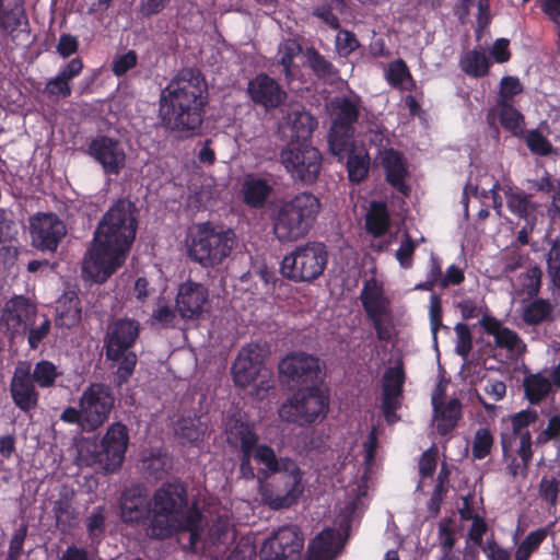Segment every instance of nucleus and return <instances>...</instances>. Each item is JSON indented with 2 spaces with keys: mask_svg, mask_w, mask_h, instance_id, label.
I'll use <instances>...</instances> for the list:
<instances>
[{
  "mask_svg": "<svg viewBox=\"0 0 560 560\" xmlns=\"http://www.w3.org/2000/svg\"><path fill=\"white\" fill-rule=\"evenodd\" d=\"M44 92L49 97L68 98L72 94V86L57 74L47 81Z\"/></svg>",
  "mask_w": 560,
  "mask_h": 560,
  "instance_id": "58",
  "label": "nucleus"
},
{
  "mask_svg": "<svg viewBox=\"0 0 560 560\" xmlns=\"http://www.w3.org/2000/svg\"><path fill=\"white\" fill-rule=\"evenodd\" d=\"M444 392L441 389L439 395L432 396V407L434 420L436 421V431L440 435L446 436L452 433L463 417L462 402L458 398H452L447 402L443 401Z\"/></svg>",
  "mask_w": 560,
  "mask_h": 560,
  "instance_id": "24",
  "label": "nucleus"
},
{
  "mask_svg": "<svg viewBox=\"0 0 560 560\" xmlns=\"http://www.w3.org/2000/svg\"><path fill=\"white\" fill-rule=\"evenodd\" d=\"M105 508L97 506L86 520V530L90 538L100 537L105 530Z\"/></svg>",
  "mask_w": 560,
  "mask_h": 560,
  "instance_id": "53",
  "label": "nucleus"
},
{
  "mask_svg": "<svg viewBox=\"0 0 560 560\" xmlns=\"http://www.w3.org/2000/svg\"><path fill=\"white\" fill-rule=\"evenodd\" d=\"M301 50L300 44L293 39L284 40L279 45L277 59L278 63L282 66L287 78L291 75L294 58L300 55Z\"/></svg>",
  "mask_w": 560,
  "mask_h": 560,
  "instance_id": "47",
  "label": "nucleus"
},
{
  "mask_svg": "<svg viewBox=\"0 0 560 560\" xmlns=\"http://www.w3.org/2000/svg\"><path fill=\"white\" fill-rule=\"evenodd\" d=\"M32 244L42 252H56L65 237V223L56 213H37L30 221Z\"/></svg>",
  "mask_w": 560,
  "mask_h": 560,
  "instance_id": "17",
  "label": "nucleus"
},
{
  "mask_svg": "<svg viewBox=\"0 0 560 560\" xmlns=\"http://www.w3.org/2000/svg\"><path fill=\"white\" fill-rule=\"evenodd\" d=\"M347 156L348 178L351 183L359 184L368 177L370 170V155L364 145L358 147L352 141L351 147L341 155Z\"/></svg>",
  "mask_w": 560,
  "mask_h": 560,
  "instance_id": "29",
  "label": "nucleus"
},
{
  "mask_svg": "<svg viewBox=\"0 0 560 560\" xmlns=\"http://www.w3.org/2000/svg\"><path fill=\"white\" fill-rule=\"evenodd\" d=\"M51 323L50 319L44 317V320L38 326H32L27 330V343L31 350H37L44 339H46L50 332Z\"/></svg>",
  "mask_w": 560,
  "mask_h": 560,
  "instance_id": "55",
  "label": "nucleus"
},
{
  "mask_svg": "<svg viewBox=\"0 0 560 560\" xmlns=\"http://www.w3.org/2000/svg\"><path fill=\"white\" fill-rule=\"evenodd\" d=\"M206 526V517H202V532L200 534V540L196 548H190L189 541L183 546L184 550L190 552L203 551L208 552L211 557L218 559L228 549V547L235 541L236 533L231 528V524L228 517L218 516L208 529L207 536L203 538Z\"/></svg>",
  "mask_w": 560,
  "mask_h": 560,
  "instance_id": "16",
  "label": "nucleus"
},
{
  "mask_svg": "<svg viewBox=\"0 0 560 560\" xmlns=\"http://www.w3.org/2000/svg\"><path fill=\"white\" fill-rule=\"evenodd\" d=\"M319 209V199L307 191L282 202L273 220L276 237L282 243L304 237L316 220Z\"/></svg>",
  "mask_w": 560,
  "mask_h": 560,
  "instance_id": "7",
  "label": "nucleus"
},
{
  "mask_svg": "<svg viewBox=\"0 0 560 560\" xmlns=\"http://www.w3.org/2000/svg\"><path fill=\"white\" fill-rule=\"evenodd\" d=\"M523 92V85L517 77L505 75L500 81L499 100L497 105L512 104L514 96Z\"/></svg>",
  "mask_w": 560,
  "mask_h": 560,
  "instance_id": "50",
  "label": "nucleus"
},
{
  "mask_svg": "<svg viewBox=\"0 0 560 560\" xmlns=\"http://www.w3.org/2000/svg\"><path fill=\"white\" fill-rule=\"evenodd\" d=\"M537 420L538 413L533 409L521 410L511 416L512 433L501 435V445L504 456H506L509 452L513 450V443L516 439L520 440V445H522V438L524 434L527 433L532 438V434L527 428L535 423Z\"/></svg>",
  "mask_w": 560,
  "mask_h": 560,
  "instance_id": "28",
  "label": "nucleus"
},
{
  "mask_svg": "<svg viewBox=\"0 0 560 560\" xmlns=\"http://www.w3.org/2000/svg\"><path fill=\"white\" fill-rule=\"evenodd\" d=\"M317 121L312 115L306 112H295L292 118V130L295 132L296 140L303 139L305 141L311 137Z\"/></svg>",
  "mask_w": 560,
  "mask_h": 560,
  "instance_id": "49",
  "label": "nucleus"
},
{
  "mask_svg": "<svg viewBox=\"0 0 560 560\" xmlns=\"http://www.w3.org/2000/svg\"><path fill=\"white\" fill-rule=\"evenodd\" d=\"M523 292L530 299H536L541 288V271L535 267L524 275Z\"/></svg>",
  "mask_w": 560,
  "mask_h": 560,
  "instance_id": "59",
  "label": "nucleus"
},
{
  "mask_svg": "<svg viewBox=\"0 0 560 560\" xmlns=\"http://www.w3.org/2000/svg\"><path fill=\"white\" fill-rule=\"evenodd\" d=\"M382 166L385 171V179L398 192L408 197L411 192L410 186L406 183L409 175L404 155L390 148L384 151Z\"/></svg>",
  "mask_w": 560,
  "mask_h": 560,
  "instance_id": "26",
  "label": "nucleus"
},
{
  "mask_svg": "<svg viewBox=\"0 0 560 560\" xmlns=\"http://www.w3.org/2000/svg\"><path fill=\"white\" fill-rule=\"evenodd\" d=\"M280 161L294 182L313 185L323 166L318 149L305 141L291 140L280 152Z\"/></svg>",
  "mask_w": 560,
  "mask_h": 560,
  "instance_id": "10",
  "label": "nucleus"
},
{
  "mask_svg": "<svg viewBox=\"0 0 560 560\" xmlns=\"http://www.w3.org/2000/svg\"><path fill=\"white\" fill-rule=\"evenodd\" d=\"M209 102L208 84L198 69L180 70L161 92V125L180 137L199 133Z\"/></svg>",
  "mask_w": 560,
  "mask_h": 560,
  "instance_id": "3",
  "label": "nucleus"
},
{
  "mask_svg": "<svg viewBox=\"0 0 560 560\" xmlns=\"http://www.w3.org/2000/svg\"><path fill=\"white\" fill-rule=\"evenodd\" d=\"M365 231L375 238L384 236L390 228V214L386 202L373 200L365 214Z\"/></svg>",
  "mask_w": 560,
  "mask_h": 560,
  "instance_id": "32",
  "label": "nucleus"
},
{
  "mask_svg": "<svg viewBox=\"0 0 560 560\" xmlns=\"http://www.w3.org/2000/svg\"><path fill=\"white\" fill-rule=\"evenodd\" d=\"M494 438L488 428H479L474 435L471 455L474 459L481 460L491 454Z\"/></svg>",
  "mask_w": 560,
  "mask_h": 560,
  "instance_id": "45",
  "label": "nucleus"
},
{
  "mask_svg": "<svg viewBox=\"0 0 560 560\" xmlns=\"http://www.w3.org/2000/svg\"><path fill=\"white\" fill-rule=\"evenodd\" d=\"M524 395L530 405H539L552 392L550 380L541 373L528 374L523 382Z\"/></svg>",
  "mask_w": 560,
  "mask_h": 560,
  "instance_id": "35",
  "label": "nucleus"
},
{
  "mask_svg": "<svg viewBox=\"0 0 560 560\" xmlns=\"http://www.w3.org/2000/svg\"><path fill=\"white\" fill-rule=\"evenodd\" d=\"M138 62V55L135 50H128L127 52L118 56L114 59L112 65V71L115 75L121 77L129 70L135 68Z\"/></svg>",
  "mask_w": 560,
  "mask_h": 560,
  "instance_id": "60",
  "label": "nucleus"
},
{
  "mask_svg": "<svg viewBox=\"0 0 560 560\" xmlns=\"http://www.w3.org/2000/svg\"><path fill=\"white\" fill-rule=\"evenodd\" d=\"M322 373L319 358L302 351L291 352L279 362V374L289 385L318 386Z\"/></svg>",
  "mask_w": 560,
  "mask_h": 560,
  "instance_id": "13",
  "label": "nucleus"
},
{
  "mask_svg": "<svg viewBox=\"0 0 560 560\" xmlns=\"http://www.w3.org/2000/svg\"><path fill=\"white\" fill-rule=\"evenodd\" d=\"M303 546L301 529L296 525H287L264 541L259 557L260 560H300Z\"/></svg>",
  "mask_w": 560,
  "mask_h": 560,
  "instance_id": "14",
  "label": "nucleus"
},
{
  "mask_svg": "<svg viewBox=\"0 0 560 560\" xmlns=\"http://www.w3.org/2000/svg\"><path fill=\"white\" fill-rule=\"evenodd\" d=\"M521 138H524L528 150L535 155L548 156L553 152L552 143L538 129L524 131Z\"/></svg>",
  "mask_w": 560,
  "mask_h": 560,
  "instance_id": "44",
  "label": "nucleus"
},
{
  "mask_svg": "<svg viewBox=\"0 0 560 560\" xmlns=\"http://www.w3.org/2000/svg\"><path fill=\"white\" fill-rule=\"evenodd\" d=\"M207 425L197 417H182L176 424L177 436L190 444H196L203 440Z\"/></svg>",
  "mask_w": 560,
  "mask_h": 560,
  "instance_id": "39",
  "label": "nucleus"
},
{
  "mask_svg": "<svg viewBox=\"0 0 560 560\" xmlns=\"http://www.w3.org/2000/svg\"><path fill=\"white\" fill-rule=\"evenodd\" d=\"M306 58L308 67L319 80L331 81L338 74L336 67L315 48L307 49Z\"/></svg>",
  "mask_w": 560,
  "mask_h": 560,
  "instance_id": "42",
  "label": "nucleus"
},
{
  "mask_svg": "<svg viewBox=\"0 0 560 560\" xmlns=\"http://www.w3.org/2000/svg\"><path fill=\"white\" fill-rule=\"evenodd\" d=\"M128 443L127 427L121 422L110 424L101 441L100 451L96 455L97 462L103 465L106 471L112 472L121 466Z\"/></svg>",
  "mask_w": 560,
  "mask_h": 560,
  "instance_id": "19",
  "label": "nucleus"
},
{
  "mask_svg": "<svg viewBox=\"0 0 560 560\" xmlns=\"http://www.w3.org/2000/svg\"><path fill=\"white\" fill-rule=\"evenodd\" d=\"M4 1L0 0V31L13 36L22 26H28V18L24 0H15L12 8H5Z\"/></svg>",
  "mask_w": 560,
  "mask_h": 560,
  "instance_id": "33",
  "label": "nucleus"
},
{
  "mask_svg": "<svg viewBox=\"0 0 560 560\" xmlns=\"http://www.w3.org/2000/svg\"><path fill=\"white\" fill-rule=\"evenodd\" d=\"M141 332V325L129 317L109 322L103 338V349L107 361L118 363L114 373L115 384L122 386L132 376L138 355L131 349L136 346Z\"/></svg>",
  "mask_w": 560,
  "mask_h": 560,
  "instance_id": "5",
  "label": "nucleus"
},
{
  "mask_svg": "<svg viewBox=\"0 0 560 560\" xmlns=\"http://www.w3.org/2000/svg\"><path fill=\"white\" fill-rule=\"evenodd\" d=\"M226 442L240 456V474L246 480L256 478V470L252 465V460L257 463V455L261 450H273L267 444H259V436L253 424L242 420L231 422L226 430Z\"/></svg>",
  "mask_w": 560,
  "mask_h": 560,
  "instance_id": "11",
  "label": "nucleus"
},
{
  "mask_svg": "<svg viewBox=\"0 0 560 560\" xmlns=\"http://www.w3.org/2000/svg\"><path fill=\"white\" fill-rule=\"evenodd\" d=\"M235 240L232 229L200 223L187 235L186 255L203 268H213L231 255Z\"/></svg>",
  "mask_w": 560,
  "mask_h": 560,
  "instance_id": "6",
  "label": "nucleus"
},
{
  "mask_svg": "<svg viewBox=\"0 0 560 560\" xmlns=\"http://www.w3.org/2000/svg\"><path fill=\"white\" fill-rule=\"evenodd\" d=\"M331 106L328 143L331 154L341 156L352 144L360 110L359 105L347 96L337 98Z\"/></svg>",
  "mask_w": 560,
  "mask_h": 560,
  "instance_id": "12",
  "label": "nucleus"
},
{
  "mask_svg": "<svg viewBox=\"0 0 560 560\" xmlns=\"http://www.w3.org/2000/svg\"><path fill=\"white\" fill-rule=\"evenodd\" d=\"M508 209L520 219L527 220L537 210V205L532 200V196L521 189L510 188L505 191Z\"/></svg>",
  "mask_w": 560,
  "mask_h": 560,
  "instance_id": "36",
  "label": "nucleus"
},
{
  "mask_svg": "<svg viewBox=\"0 0 560 560\" xmlns=\"http://www.w3.org/2000/svg\"><path fill=\"white\" fill-rule=\"evenodd\" d=\"M559 494V481L556 478L542 477L539 483V495L550 506H556Z\"/></svg>",
  "mask_w": 560,
  "mask_h": 560,
  "instance_id": "64",
  "label": "nucleus"
},
{
  "mask_svg": "<svg viewBox=\"0 0 560 560\" xmlns=\"http://www.w3.org/2000/svg\"><path fill=\"white\" fill-rule=\"evenodd\" d=\"M247 94L255 105L266 110L280 107L288 96L281 84L264 72L256 74L248 81Z\"/></svg>",
  "mask_w": 560,
  "mask_h": 560,
  "instance_id": "21",
  "label": "nucleus"
},
{
  "mask_svg": "<svg viewBox=\"0 0 560 560\" xmlns=\"http://www.w3.org/2000/svg\"><path fill=\"white\" fill-rule=\"evenodd\" d=\"M88 153L101 164L107 176H117L126 166L127 154L122 143L108 136H97L91 140Z\"/></svg>",
  "mask_w": 560,
  "mask_h": 560,
  "instance_id": "18",
  "label": "nucleus"
},
{
  "mask_svg": "<svg viewBox=\"0 0 560 560\" xmlns=\"http://www.w3.org/2000/svg\"><path fill=\"white\" fill-rule=\"evenodd\" d=\"M138 229L137 209L129 199H118L102 217L94 232L82 270L104 283L126 261Z\"/></svg>",
  "mask_w": 560,
  "mask_h": 560,
  "instance_id": "2",
  "label": "nucleus"
},
{
  "mask_svg": "<svg viewBox=\"0 0 560 560\" xmlns=\"http://www.w3.org/2000/svg\"><path fill=\"white\" fill-rule=\"evenodd\" d=\"M262 349L258 343H248L237 353L231 375L235 386L246 388L252 385L260 374L264 365Z\"/></svg>",
  "mask_w": 560,
  "mask_h": 560,
  "instance_id": "20",
  "label": "nucleus"
},
{
  "mask_svg": "<svg viewBox=\"0 0 560 560\" xmlns=\"http://www.w3.org/2000/svg\"><path fill=\"white\" fill-rule=\"evenodd\" d=\"M547 532L544 528L530 532L516 548L515 560H528L532 553L537 550L545 540Z\"/></svg>",
  "mask_w": 560,
  "mask_h": 560,
  "instance_id": "46",
  "label": "nucleus"
},
{
  "mask_svg": "<svg viewBox=\"0 0 560 560\" xmlns=\"http://www.w3.org/2000/svg\"><path fill=\"white\" fill-rule=\"evenodd\" d=\"M429 317L431 332L433 335V338L436 339L438 331L440 330L441 327H443L442 299L439 294L433 293L430 296Z\"/></svg>",
  "mask_w": 560,
  "mask_h": 560,
  "instance_id": "57",
  "label": "nucleus"
},
{
  "mask_svg": "<svg viewBox=\"0 0 560 560\" xmlns=\"http://www.w3.org/2000/svg\"><path fill=\"white\" fill-rule=\"evenodd\" d=\"M499 120L503 129L514 137H522L525 128L524 115L513 104L498 105Z\"/></svg>",
  "mask_w": 560,
  "mask_h": 560,
  "instance_id": "38",
  "label": "nucleus"
},
{
  "mask_svg": "<svg viewBox=\"0 0 560 560\" xmlns=\"http://www.w3.org/2000/svg\"><path fill=\"white\" fill-rule=\"evenodd\" d=\"M272 188L264 178L247 176L242 186L243 201L250 208H264Z\"/></svg>",
  "mask_w": 560,
  "mask_h": 560,
  "instance_id": "34",
  "label": "nucleus"
},
{
  "mask_svg": "<svg viewBox=\"0 0 560 560\" xmlns=\"http://www.w3.org/2000/svg\"><path fill=\"white\" fill-rule=\"evenodd\" d=\"M410 70L402 59H397L388 65L385 73L388 84L397 90H402L404 82L410 78Z\"/></svg>",
  "mask_w": 560,
  "mask_h": 560,
  "instance_id": "48",
  "label": "nucleus"
},
{
  "mask_svg": "<svg viewBox=\"0 0 560 560\" xmlns=\"http://www.w3.org/2000/svg\"><path fill=\"white\" fill-rule=\"evenodd\" d=\"M338 31L336 36V49L340 56H349L360 46V43L353 32L340 28Z\"/></svg>",
  "mask_w": 560,
  "mask_h": 560,
  "instance_id": "52",
  "label": "nucleus"
},
{
  "mask_svg": "<svg viewBox=\"0 0 560 560\" xmlns=\"http://www.w3.org/2000/svg\"><path fill=\"white\" fill-rule=\"evenodd\" d=\"M60 374L61 373L51 361L40 360L35 364L31 374V380L40 388H48L55 385V382Z\"/></svg>",
  "mask_w": 560,
  "mask_h": 560,
  "instance_id": "43",
  "label": "nucleus"
},
{
  "mask_svg": "<svg viewBox=\"0 0 560 560\" xmlns=\"http://www.w3.org/2000/svg\"><path fill=\"white\" fill-rule=\"evenodd\" d=\"M208 301L209 290L205 284L186 280L178 285L175 304L183 319H198Z\"/></svg>",
  "mask_w": 560,
  "mask_h": 560,
  "instance_id": "23",
  "label": "nucleus"
},
{
  "mask_svg": "<svg viewBox=\"0 0 560 560\" xmlns=\"http://www.w3.org/2000/svg\"><path fill=\"white\" fill-rule=\"evenodd\" d=\"M256 547L249 537H242L225 560H254Z\"/></svg>",
  "mask_w": 560,
  "mask_h": 560,
  "instance_id": "56",
  "label": "nucleus"
},
{
  "mask_svg": "<svg viewBox=\"0 0 560 560\" xmlns=\"http://www.w3.org/2000/svg\"><path fill=\"white\" fill-rule=\"evenodd\" d=\"M114 400L110 389L102 383H93L82 393L79 407L84 413V431L92 432L107 420Z\"/></svg>",
  "mask_w": 560,
  "mask_h": 560,
  "instance_id": "15",
  "label": "nucleus"
},
{
  "mask_svg": "<svg viewBox=\"0 0 560 560\" xmlns=\"http://www.w3.org/2000/svg\"><path fill=\"white\" fill-rule=\"evenodd\" d=\"M329 395L319 386H305L289 396L279 407L282 421L307 428L326 419Z\"/></svg>",
  "mask_w": 560,
  "mask_h": 560,
  "instance_id": "8",
  "label": "nucleus"
},
{
  "mask_svg": "<svg viewBox=\"0 0 560 560\" xmlns=\"http://www.w3.org/2000/svg\"><path fill=\"white\" fill-rule=\"evenodd\" d=\"M328 264L327 247L322 242H307L296 246L281 261V273L294 282H313L325 271Z\"/></svg>",
  "mask_w": 560,
  "mask_h": 560,
  "instance_id": "9",
  "label": "nucleus"
},
{
  "mask_svg": "<svg viewBox=\"0 0 560 560\" xmlns=\"http://www.w3.org/2000/svg\"><path fill=\"white\" fill-rule=\"evenodd\" d=\"M10 393L15 406L28 412L38 405L39 393L31 380L30 369L16 370L10 384Z\"/></svg>",
  "mask_w": 560,
  "mask_h": 560,
  "instance_id": "25",
  "label": "nucleus"
},
{
  "mask_svg": "<svg viewBox=\"0 0 560 560\" xmlns=\"http://www.w3.org/2000/svg\"><path fill=\"white\" fill-rule=\"evenodd\" d=\"M494 343L498 348L506 349L510 352L518 350L520 346L523 345L521 337L516 331L509 327H503L495 336Z\"/></svg>",
  "mask_w": 560,
  "mask_h": 560,
  "instance_id": "51",
  "label": "nucleus"
},
{
  "mask_svg": "<svg viewBox=\"0 0 560 560\" xmlns=\"http://www.w3.org/2000/svg\"><path fill=\"white\" fill-rule=\"evenodd\" d=\"M459 67L463 72L471 78H482L489 72L490 61L485 52L472 49L460 58Z\"/></svg>",
  "mask_w": 560,
  "mask_h": 560,
  "instance_id": "37",
  "label": "nucleus"
},
{
  "mask_svg": "<svg viewBox=\"0 0 560 560\" xmlns=\"http://www.w3.org/2000/svg\"><path fill=\"white\" fill-rule=\"evenodd\" d=\"M56 325L58 327L72 328L77 326L82 317V307L80 298L75 292H66L62 294L56 306Z\"/></svg>",
  "mask_w": 560,
  "mask_h": 560,
  "instance_id": "30",
  "label": "nucleus"
},
{
  "mask_svg": "<svg viewBox=\"0 0 560 560\" xmlns=\"http://www.w3.org/2000/svg\"><path fill=\"white\" fill-rule=\"evenodd\" d=\"M555 306L548 299L536 298L524 304L521 318L524 324L537 327L553 322Z\"/></svg>",
  "mask_w": 560,
  "mask_h": 560,
  "instance_id": "31",
  "label": "nucleus"
},
{
  "mask_svg": "<svg viewBox=\"0 0 560 560\" xmlns=\"http://www.w3.org/2000/svg\"><path fill=\"white\" fill-rule=\"evenodd\" d=\"M119 516L124 524L141 526L158 540L187 533L190 548H196L202 532L203 513L196 501L189 503L188 488L179 478L162 482L152 497L142 485L126 488L119 499Z\"/></svg>",
  "mask_w": 560,
  "mask_h": 560,
  "instance_id": "1",
  "label": "nucleus"
},
{
  "mask_svg": "<svg viewBox=\"0 0 560 560\" xmlns=\"http://www.w3.org/2000/svg\"><path fill=\"white\" fill-rule=\"evenodd\" d=\"M405 381V365L401 359H398L393 366H388L383 373L382 410L387 419L401 407Z\"/></svg>",
  "mask_w": 560,
  "mask_h": 560,
  "instance_id": "22",
  "label": "nucleus"
},
{
  "mask_svg": "<svg viewBox=\"0 0 560 560\" xmlns=\"http://www.w3.org/2000/svg\"><path fill=\"white\" fill-rule=\"evenodd\" d=\"M257 464L262 467L256 471L259 481L272 477L270 483L261 488V498L271 510L289 509L304 492V472L290 457H277L275 450H261Z\"/></svg>",
  "mask_w": 560,
  "mask_h": 560,
  "instance_id": "4",
  "label": "nucleus"
},
{
  "mask_svg": "<svg viewBox=\"0 0 560 560\" xmlns=\"http://www.w3.org/2000/svg\"><path fill=\"white\" fill-rule=\"evenodd\" d=\"M5 311L9 313L11 319L15 320L18 324H25L35 316L36 305L27 298L18 295L7 302Z\"/></svg>",
  "mask_w": 560,
  "mask_h": 560,
  "instance_id": "41",
  "label": "nucleus"
},
{
  "mask_svg": "<svg viewBox=\"0 0 560 560\" xmlns=\"http://www.w3.org/2000/svg\"><path fill=\"white\" fill-rule=\"evenodd\" d=\"M54 514L58 524L71 525L75 518V512L68 499H59L54 504Z\"/></svg>",
  "mask_w": 560,
  "mask_h": 560,
  "instance_id": "63",
  "label": "nucleus"
},
{
  "mask_svg": "<svg viewBox=\"0 0 560 560\" xmlns=\"http://www.w3.org/2000/svg\"><path fill=\"white\" fill-rule=\"evenodd\" d=\"M416 250V244L409 234L405 235L400 246L396 250V259L404 269H410L413 265V254Z\"/></svg>",
  "mask_w": 560,
  "mask_h": 560,
  "instance_id": "54",
  "label": "nucleus"
},
{
  "mask_svg": "<svg viewBox=\"0 0 560 560\" xmlns=\"http://www.w3.org/2000/svg\"><path fill=\"white\" fill-rule=\"evenodd\" d=\"M537 191L550 195L551 202L560 191V178H555L550 173L545 172L544 176L534 182Z\"/></svg>",
  "mask_w": 560,
  "mask_h": 560,
  "instance_id": "62",
  "label": "nucleus"
},
{
  "mask_svg": "<svg viewBox=\"0 0 560 560\" xmlns=\"http://www.w3.org/2000/svg\"><path fill=\"white\" fill-rule=\"evenodd\" d=\"M341 548L339 532L335 528H325L310 542L305 560H334Z\"/></svg>",
  "mask_w": 560,
  "mask_h": 560,
  "instance_id": "27",
  "label": "nucleus"
},
{
  "mask_svg": "<svg viewBox=\"0 0 560 560\" xmlns=\"http://www.w3.org/2000/svg\"><path fill=\"white\" fill-rule=\"evenodd\" d=\"M457 335L456 352L466 358L472 349V337L469 327L466 324L458 323L455 326Z\"/></svg>",
  "mask_w": 560,
  "mask_h": 560,
  "instance_id": "61",
  "label": "nucleus"
},
{
  "mask_svg": "<svg viewBox=\"0 0 560 560\" xmlns=\"http://www.w3.org/2000/svg\"><path fill=\"white\" fill-rule=\"evenodd\" d=\"M533 442L530 436L526 433L522 438V445L516 450L517 455L521 457V462H518L515 457L511 459L509 465L506 466L508 472L512 477L522 476L525 478L528 474V467L533 459Z\"/></svg>",
  "mask_w": 560,
  "mask_h": 560,
  "instance_id": "40",
  "label": "nucleus"
}]
</instances>
